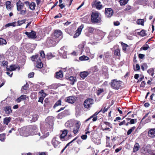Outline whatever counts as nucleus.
<instances>
[{
	"instance_id": "412c9836",
	"label": "nucleus",
	"mask_w": 155,
	"mask_h": 155,
	"mask_svg": "<svg viewBox=\"0 0 155 155\" xmlns=\"http://www.w3.org/2000/svg\"><path fill=\"white\" fill-rule=\"evenodd\" d=\"M66 78H67L68 80L71 81L70 83L72 85H73L74 84V82L76 81V78L75 77L70 76L69 78H67V77L66 76Z\"/></svg>"
},
{
	"instance_id": "cd10ccee",
	"label": "nucleus",
	"mask_w": 155,
	"mask_h": 155,
	"mask_svg": "<svg viewBox=\"0 0 155 155\" xmlns=\"http://www.w3.org/2000/svg\"><path fill=\"white\" fill-rule=\"evenodd\" d=\"M55 77L58 79H59L63 77V74L62 71H60L58 72H56Z\"/></svg>"
},
{
	"instance_id": "b1692460",
	"label": "nucleus",
	"mask_w": 155,
	"mask_h": 155,
	"mask_svg": "<svg viewBox=\"0 0 155 155\" xmlns=\"http://www.w3.org/2000/svg\"><path fill=\"white\" fill-rule=\"evenodd\" d=\"M90 73L88 71H84L81 72L80 73V75L81 77L84 79Z\"/></svg>"
},
{
	"instance_id": "a18cd8bd",
	"label": "nucleus",
	"mask_w": 155,
	"mask_h": 155,
	"mask_svg": "<svg viewBox=\"0 0 155 155\" xmlns=\"http://www.w3.org/2000/svg\"><path fill=\"white\" fill-rule=\"evenodd\" d=\"M144 22V20L140 19H138L137 21V23L138 25H143Z\"/></svg>"
},
{
	"instance_id": "c03bdc74",
	"label": "nucleus",
	"mask_w": 155,
	"mask_h": 155,
	"mask_svg": "<svg viewBox=\"0 0 155 155\" xmlns=\"http://www.w3.org/2000/svg\"><path fill=\"white\" fill-rule=\"evenodd\" d=\"M147 72L152 76H153L154 72V70L153 68H150L148 70Z\"/></svg>"
},
{
	"instance_id": "c756f323",
	"label": "nucleus",
	"mask_w": 155,
	"mask_h": 155,
	"mask_svg": "<svg viewBox=\"0 0 155 155\" xmlns=\"http://www.w3.org/2000/svg\"><path fill=\"white\" fill-rule=\"evenodd\" d=\"M140 148V145L138 143H136L134 146L133 152H135L138 151Z\"/></svg>"
},
{
	"instance_id": "20e7f679",
	"label": "nucleus",
	"mask_w": 155,
	"mask_h": 155,
	"mask_svg": "<svg viewBox=\"0 0 155 155\" xmlns=\"http://www.w3.org/2000/svg\"><path fill=\"white\" fill-rule=\"evenodd\" d=\"M94 103V101L92 98H87L86 99L84 103V106L86 108H90Z\"/></svg>"
},
{
	"instance_id": "ea45409f",
	"label": "nucleus",
	"mask_w": 155,
	"mask_h": 155,
	"mask_svg": "<svg viewBox=\"0 0 155 155\" xmlns=\"http://www.w3.org/2000/svg\"><path fill=\"white\" fill-rule=\"evenodd\" d=\"M46 56L48 58H52L55 57L54 54H52L51 52L48 53Z\"/></svg>"
},
{
	"instance_id": "37998d69",
	"label": "nucleus",
	"mask_w": 155,
	"mask_h": 155,
	"mask_svg": "<svg viewBox=\"0 0 155 155\" xmlns=\"http://www.w3.org/2000/svg\"><path fill=\"white\" fill-rule=\"evenodd\" d=\"M26 21V19H24L21 21L18 20L17 21V24L16 25V26H20L23 23H25Z\"/></svg>"
},
{
	"instance_id": "a19ab883",
	"label": "nucleus",
	"mask_w": 155,
	"mask_h": 155,
	"mask_svg": "<svg viewBox=\"0 0 155 155\" xmlns=\"http://www.w3.org/2000/svg\"><path fill=\"white\" fill-rule=\"evenodd\" d=\"M33 45L31 43H28L26 44L25 47L29 51H31L32 50L31 47Z\"/></svg>"
},
{
	"instance_id": "49530a36",
	"label": "nucleus",
	"mask_w": 155,
	"mask_h": 155,
	"mask_svg": "<svg viewBox=\"0 0 155 155\" xmlns=\"http://www.w3.org/2000/svg\"><path fill=\"white\" fill-rule=\"evenodd\" d=\"M17 23L15 21L14 22L12 23H9L5 25V26L6 27H8L10 26H16V24Z\"/></svg>"
},
{
	"instance_id": "dca6fc26",
	"label": "nucleus",
	"mask_w": 155,
	"mask_h": 155,
	"mask_svg": "<svg viewBox=\"0 0 155 155\" xmlns=\"http://www.w3.org/2000/svg\"><path fill=\"white\" fill-rule=\"evenodd\" d=\"M113 13L112 9L111 8H105V14L106 16L107 17H110L113 15Z\"/></svg>"
},
{
	"instance_id": "13d9d810",
	"label": "nucleus",
	"mask_w": 155,
	"mask_h": 155,
	"mask_svg": "<svg viewBox=\"0 0 155 155\" xmlns=\"http://www.w3.org/2000/svg\"><path fill=\"white\" fill-rule=\"evenodd\" d=\"M48 43L49 42V45L50 46H52L54 45H55V42H53L52 40L51 39L49 40L48 41Z\"/></svg>"
},
{
	"instance_id": "774afa93",
	"label": "nucleus",
	"mask_w": 155,
	"mask_h": 155,
	"mask_svg": "<svg viewBox=\"0 0 155 155\" xmlns=\"http://www.w3.org/2000/svg\"><path fill=\"white\" fill-rule=\"evenodd\" d=\"M34 73L31 72L29 73L28 74V76L29 78H33L34 77Z\"/></svg>"
},
{
	"instance_id": "bb28decb",
	"label": "nucleus",
	"mask_w": 155,
	"mask_h": 155,
	"mask_svg": "<svg viewBox=\"0 0 155 155\" xmlns=\"http://www.w3.org/2000/svg\"><path fill=\"white\" fill-rule=\"evenodd\" d=\"M62 33L60 30H57L55 31L54 33V36L57 38L59 37L62 35Z\"/></svg>"
},
{
	"instance_id": "58836bf2",
	"label": "nucleus",
	"mask_w": 155,
	"mask_h": 155,
	"mask_svg": "<svg viewBox=\"0 0 155 155\" xmlns=\"http://www.w3.org/2000/svg\"><path fill=\"white\" fill-rule=\"evenodd\" d=\"M86 45V42L85 41H83L81 44H80L78 46V48L79 49L82 50L84 48V46Z\"/></svg>"
},
{
	"instance_id": "6e6552de",
	"label": "nucleus",
	"mask_w": 155,
	"mask_h": 155,
	"mask_svg": "<svg viewBox=\"0 0 155 155\" xmlns=\"http://www.w3.org/2000/svg\"><path fill=\"white\" fill-rule=\"evenodd\" d=\"M54 120V117L52 116L48 117L46 119V122L47 124L49 125V127L51 128L52 127Z\"/></svg>"
},
{
	"instance_id": "3c124183",
	"label": "nucleus",
	"mask_w": 155,
	"mask_h": 155,
	"mask_svg": "<svg viewBox=\"0 0 155 155\" xmlns=\"http://www.w3.org/2000/svg\"><path fill=\"white\" fill-rule=\"evenodd\" d=\"M74 71V69L73 68H71L69 69L67 71V73H68L69 75L72 74Z\"/></svg>"
},
{
	"instance_id": "69168bd1",
	"label": "nucleus",
	"mask_w": 155,
	"mask_h": 155,
	"mask_svg": "<svg viewBox=\"0 0 155 155\" xmlns=\"http://www.w3.org/2000/svg\"><path fill=\"white\" fill-rule=\"evenodd\" d=\"M109 57V53L108 52L104 53L103 57H105L106 58H108Z\"/></svg>"
},
{
	"instance_id": "052dcab7",
	"label": "nucleus",
	"mask_w": 155,
	"mask_h": 155,
	"mask_svg": "<svg viewBox=\"0 0 155 155\" xmlns=\"http://www.w3.org/2000/svg\"><path fill=\"white\" fill-rule=\"evenodd\" d=\"M147 67V64L146 63H143L141 65V68L143 71H144L145 69Z\"/></svg>"
},
{
	"instance_id": "603ef678",
	"label": "nucleus",
	"mask_w": 155,
	"mask_h": 155,
	"mask_svg": "<svg viewBox=\"0 0 155 155\" xmlns=\"http://www.w3.org/2000/svg\"><path fill=\"white\" fill-rule=\"evenodd\" d=\"M61 105V100H59L55 103L53 107L54 108L58 106Z\"/></svg>"
},
{
	"instance_id": "a878e982",
	"label": "nucleus",
	"mask_w": 155,
	"mask_h": 155,
	"mask_svg": "<svg viewBox=\"0 0 155 155\" xmlns=\"http://www.w3.org/2000/svg\"><path fill=\"white\" fill-rule=\"evenodd\" d=\"M89 73H92L94 72H96L98 71V69L97 66H94L91 67L90 69L88 70Z\"/></svg>"
},
{
	"instance_id": "f704fd0d",
	"label": "nucleus",
	"mask_w": 155,
	"mask_h": 155,
	"mask_svg": "<svg viewBox=\"0 0 155 155\" xmlns=\"http://www.w3.org/2000/svg\"><path fill=\"white\" fill-rule=\"evenodd\" d=\"M30 129V131L33 132L34 131H35L37 129V127L36 125H33L30 126L29 127Z\"/></svg>"
},
{
	"instance_id": "aec40b11",
	"label": "nucleus",
	"mask_w": 155,
	"mask_h": 155,
	"mask_svg": "<svg viewBox=\"0 0 155 155\" xmlns=\"http://www.w3.org/2000/svg\"><path fill=\"white\" fill-rule=\"evenodd\" d=\"M16 5L17 10L19 11L23 8L24 6V4L19 0L17 3Z\"/></svg>"
},
{
	"instance_id": "79ce46f5",
	"label": "nucleus",
	"mask_w": 155,
	"mask_h": 155,
	"mask_svg": "<svg viewBox=\"0 0 155 155\" xmlns=\"http://www.w3.org/2000/svg\"><path fill=\"white\" fill-rule=\"evenodd\" d=\"M121 44L122 46V49L123 50L124 52H126L127 51V48L128 47V45L123 42Z\"/></svg>"
},
{
	"instance_id": "680f3d73",
	"label": "nucleus",
	"mask_w": 155,
	"mask_h": 155,
	"mask_svg": "<svg viewBox=\"0 0 155 155\" xmlns=\"http://www.w3.org/2000/svg\"><path fill=\"white\" fill-rule=\"evenodd\" d=\"M104 91L103 89H99L97 92V94L98 95H99L101 93L103 92Z\"/></svg>"
},
{
	"instance_id": "4d7b16f0",
	"label": "nucleus",
	"mask_w": 155,
	"mask_h": 155,
	"mask_svg": "<svg viewBox=\"0 0 155 155\" xmlns=\"http://www.w3.org/2000/svg\"><path fill=\"white\" fill-rule=\"evenodd\" d=\"M102 125H104V126H108L109 127H110L112 128V127L111 124L110 123L108 122H104V124Z\"/></svg>"
},
{
	"instance_id": "473e14b6",
	"label": "nucleus",
	"mask_w": 155,
	"mask_h": 155,
	"mask_svg": "<svg viewBox=\"0 0 155 155\" xmlns=\"http://www.w3.org/2000/svg\"><path fill=\"white\" fill-rule=\"evenodd\" d=\"M137 34L142 37L145 36L147 35L145 31L144 30H142L140 32H138Z\"/></svg>"
},
{
	"instance_id": "e433bc0d",
	"label": "nucleus",
	"mask_w": 155,
	"mask_h": 155,
	"mask_svg": "<svg viewBox=\"0 0 155 155\" xmlns=\"http://www.w3.org/2000/svg\"><path fill=\"white\" fill-rule=\"evenodd\" d=\"M128 1L129 0H120L119 2L120 5L122 6L127 4L128 3Z\"/></svg>"
},
{
	"instance_id": "f03ea898",
	"label": "nucleus",
	"mask_w": 155,
	"mask_h": 155,
	"mask_svg": "<svg viewBox=\"0 0 155 155\" xmlns=\"http://www.w3.org/2000/svg\"><path fill=\"white\" fill-rule=\"evenodd\" d=\"M122 83V82L120 81H117V79H114L111 81L110 84L113 89L117 90L120 87V84Z\"/></svg>"
},
{
	"instance_id": "9b49d317",
	"label": "nucleus",
	"mask_w": 155,
	"mask_h": 155,
	"mask_svg": "<svg viewBox=\"0 0 155 155\" xmlns=\"http://www.w3.org/2000/svg\"><path fill=\"white\" fill-rule=\"evenodd\" d=\"M84 27V25L82 24L77 29L76 31V32L74 36V38H75L81 34L82 29Z\"/></svg>"
},
{
	"instance_id": "bf43d9fd",
	"label": "nucleus",
	"mask_w": 155,
	"mask_h": 155,
	"mask_svg": "<svg viewBox=\"0 0 155 155\" xmlns=\"http://www.w3.org/2000/svg\"><path fill=\"white\" fill-rule=\"evenodd\" d=\"M40 56L42 58H45V54L44 53V52L43 51H41L40 52Z\"/></svg>"
},
{
	"instance_id": "8fccbe9b",
	"label": "nucleus",
	"mask_w": 155,
	"mask_h": 155,
	"mask_svg": "<svg viewBox=\"0 0 155 155\" xmlns=\"http://www.w3.org/2000/svg\"><path fill=\"white\" fill-rule=\"evenodd\" d=\"M7 42L5 39L2 38H0V45H6Z\"/></svg>"
},
{
	"instance_id": "5fc2aeb1",
	"label": "nucleus",
	"mask_w": 155,
	"mask_h": 155,
	"mask_svg": "<svg viewBox=\"0 0 155 155\" xmlns=\"http://www.w3.org/2000/svg\"><path fill=\"white\" fill-rule=\"evenodd\" d=\"M114 54L115 55L119 56L120 55V50L117 49L114 51Z\"/></svg>"
},
{
	"instance_id": "7c9ffc66",
	"label": "nucleus",
	"mask_w": 155,
	"mask_h": 155,
	"mask_svg": "<svg viewBox=\"0 0 155 155\" xmlns=\"http://www.w3.org/2000/svg\"><path fill=\"white\" fill-rule=\"evenodd\" d=\"M11 118L10 117H6L4 118L3 122L4 124L8 125L9 122L11 121Z\"/></svg>"
},
{
	"instance_id": "6ab92c4d",
	"label": "nucleus",
	"mask_w": 155,
	"mask_h": 155,
	"mask_svg": "<svg viewBox=\"0 0 155 155\" xmlns=\"http://www.w3.org/2000/svg\"><path fill=\"white\" fill-rule=\"evenodd\" d=\"M148 136L149 137L154 138L155 137V128L151 129L148 131Z\"/></svg>"
},
{
	"instance_id": "f257e3e1",
	"label": "nucleus",
	"mask_w": 155,
	"mask_h": 155,
	"mask_svg": "<svg viewBox=\"0 0 155 155\" xmlns=\"http://www.w3.org/2000/svg\"><path fill=\"white\" fill-rule=\"evenodd\" d=\"M91 22L93 23H98L101 22V18L100 13L97 12H93L91 16Z\"/></svg>"
},
{
	"instance_id": "1a4fd4ad",
	"label": "nucleus",
	"mask_w": 155,
	"mask_h": 155,
	"mask_svg": "<svg viewBox=\"0 0 155 155\" xmlns=\"http://www.w3.org/2000/svg\"><path fill=\"white\" fill-rule=\"evenodd\" d=\"M76 100V97L72 96H69L65 99V101L66 102L70 104H73L74 103Z\"/></svg>"
},
{
	"instance_id": "393cba45",
	"label": "nucleus",
	"mask_w": 155,
	"mask_h": 155,
	"mask_svg": "<svg viewBox=\"0 0 155 155\" xmlns=\"http://www.w3.org/2000/svg\"><path fill=\"white\" fill-rule=\"evenodd\" d=\"M28 84L26 83L21 88V92L23 94H26V90L27 89L28 87Z\"/></svg>"
},
{
	"instance_id": "72a5a7b5",
	"label": "nucleus",
	"mask_w": 155,
	"mask_h": 155,
	"mask_svg": "<svg viewBox=\"0 0 155 155\" xmlns=\"http://www.w3.org/2000/svg\"><path fill=\"white\" fill-rule=\"evenodd\" d=\"M11 2L10 1H8L6 2V6L7 9L8 10H10L12 8V6L11 4Z\"/></svg>"
},
{
	"instance_id": "ddd939ff",
	"label": "nucleus",
	"mask_w": 155,
	"mask_h": 155,
	"mask_svg": "<svg viewBox=\"0 0 155 155\" xmlns=\"http://www.w3.org/2000/svg\"><path fill=\"white\" fill-rule=\"evenodd\" d=\"M80 125V122L79 121H77L73 129V132L74 134H76L78 132Z\"/></svg>"
},
{
	"instance_id": "39448f33",
	"label": "nucleus",
	"mask_w": 155,
	"mask_h": 155,
	"mask_svg": "<svg viewBox=\"0 0 155 155\" xmlns=\"http://www.w3.org/2000/svg\"><path fill=\"white\" fill-rule=\"evenodd\" d=\"M25 34L30 39H34L37 38L36 32L33 30H31L30 32L26 31L25 32Z\"/></svg>"
},
{
	"instance_id": "6e6d98bb",
	"label": "nucleus",
	"mask_w": 155,
	"mask_h": 155,
	"mask_svg": "<svg viewBox=\"0 0 155 155\" xmlns=\"http://www.w3.org/2000/svg\"><path fill=\"white\" fill-rule=\"evenodd\" d=\"M136 127L134 126L132 127L131 128L129 129L127 133V135L130 134L131 132L135 129Z\"/></svg>"
},
{
	"instance_id": "e2e57ef3",
	"label": "nucleus",
	"mask_w": 155,
	"mask_h": 155,
	"mask_svg": "<svg viewBox=\"0 0 155 155\" xmlns=\"http://www.w3.org/2000/svg\"><path fill=\"white\" fill-rule=\"evenodd\" d=\"M137 122V119H131L130 121V124H134Z\"/></svg>"
},
{
	"instance_id": "2eb2a0df",
	"label": "nucleus",
	"mask_w": 155,
	"mask_h": 155,
	"mask_svg": "<svg viewBox=\"0 0 155 155\" xmlns=\"http://www.w3.org/2000/svg\"><path fill=\"white\" fill-rule=\"evenodd\" d=\"M52 143L55 148H58L60 146V142L58 141L56 137H55L52 139Z\"/></svg>"
},
{
	"instance_id": "7ed1b4c3",
	"label": "nucleus",
	"mask_w": 155,
	"mask_h": 155,
	"mask_svg": "<svg viewBox=\"0 0 155 155\" xmlns=\"http://www.w3.org/2000/svg\"><path fill=\"white\" fill-rule=\"evenodd\" d=\"M37 135L40 137V139H43L48 137L49 135V134L48 130H46L45 129H43L41 128V133H38Z\"/></svg>"
},
{
	"instance_id": "5701e85b",
	"label": "nucleus",
	"mask_w": 155,
	"mask_h": 155,
	"mask_svg": "<svg viewBox=\"0 0 155 155\" xmlns=\"http://www.w3.org/2000/svg\"><path fill=\"white\" fill-rule=\"evenodd\" d=\"M4 110L5 113L8 115L10 114L12 112L11 108L9 106H7L5 107Z\"/></svg>"
},
{
	"instance_id": "4be33fe9",
	"label": "nucleus",
	"mask_w": 155,
	"mask_h": 155,
	"mask_svg": "<svg viewBox=\"0 0 155 155\" xmlns=\"http://www.w3.org/2000/svg\"><path fill=\"white\" fill-rule=\"evenodd\" d=\"M26 97L27 96L26 95H22L16 100V101L17 103H19L25 100Z\"/></svg>"
},
{
	"instance_id": "9d476101",
	"label": "nucleus",
	"mask_w": 155,
	"mask_h": 155,
	"mask_svg": "<svg viewBox=\"0 0 155 155\" xmlns=\"http://www.w3.org/2000/svg\"><path fill=\"white\" fill-rule=\"evenodd\" d=\"M143 149L144 153L147 155L150 154L151 153V147L150 144L144 146L143 148Z\"/></svg>"
},
{
	"instance_id": "f8f14e48",
	"label": "nucleus",
	"mask_w": 155,
	"mask_h": 155,
	"mask_svg": "<svg viewBox=\"0 0 155 155\" xmlns=\"http://www.w3.org/2000/svg\"><path fill=\"white\" fill-rule=\"evenodd\" d=\"M102 110V109H101V110H100L98 112H96L94 114H93L89 118H88L85 120V122H87L91 119L93 118L92 121H95L97 119V115L98 114L101 112Z\"/></svg>"
},
{
	"instance_id": "c85d7f7f",
	"label": "nucleus",
	"mask_w": 155,
	"mask_h": 155,
	"mask_svg": "<svg viewBox=\"0 0 155 155\" xmlns=\"http://www.w3.org/2000/svg\"><path fill=\"white\" fill-rule=\"evenodd\" d=\"M68 134V131L67 130H64L62 132L61 135L60 136V139L61 140L63 138Z\"/></svg>"
},
{
	"instance_id": "de8ad7c7",
	"label": "nucleus",
	"mask_w": 155,
	"mask_h": 155,
	"mask_svg": "<svg viewBox=\"0 0 155 155\" xmlns=\"http://www.w3.org/2000/svg\"><path fill=\"white\" fill-rule=\"evenodd\" d=\"M87 29L90 33H92L94 30V28L92 27H88L87 28Z\"/></svg>"
},
{
	"instance_id": "09e8293b",
	"label": "nucleus",
	"mask_w": 155,
	"mask_h": 155,
	"mask_svg": "<svg viewBox=\"0 0 155 155\" xmlns=\"http://www.w3.org/2000/svg\"><path fill=\"white\" fill-rule=\"evenodd\" d=\"M29 6L30 8L33 10L35 8V4L33 2H32L30 4Z\"/></svg>"
},
{
	"instance_id": "423d86ee",
	"label": "nucleus",
	"mask_w": 155,
	"mask_h": 155,
	"mask_svg": "<svg viewBox=\"0 0 155 155\" xmlns=\"http://www.w3.org/2000/svg\"><path fill=\"white\" fill-rule=\"evenodd\" d=\"M33 61H35V64L38 68H41L43 66L42 64L40 59H32Z\"/></svg>"
},
{
	"instance_id": "0eeeda50",
	"label": "nucleus",
	"mask_w": 155,
	"mask_h": 155,
	"mask_svg": "<svg viewBox=\"0 0 155 155\" xmlns=\"http://www.w3.org/2000/svg\"><path fill=\"white\" fill-rule=\"evenodd\" d=\"M92 7H95L97 9L100 10L102 8V5L101 4V2H97L96 0H94L92 3Z\"/></svg>"
},
{
	"instance_id": "a211bd4d",
	"label": "nucleus",
	"mask_w": 155,
	"mask_h": 155,
	"mask_svg": "<svg viewBox=\"0 0 155 155\" xmlns=\"http://www.w3.org/2000/svg\"><path fill=\"white\" fill-rule=\"evenodd\" d=\"M74 124V121L71 120L67 121L65 124V126L68 128H70L73 126Z\"/></svg>"
},
{
	"instance_id": "4c0bfd02",
	"label": "nucleus",
	"mask_w": 155,
	"mask_h": 155,
	"mask_svg": "<svg viewBox=\"0 0 155 155\" xmlns=\"http://www.w3.org/2000/svg\"><path fill=\"white\" fill-rule=\"evenodd\" d=\"M109 127V126H104V125H102L101 126V128L102 130L104 131L107 130L110 131V130Z\"/></svg>"
},
{
	"instance_id": "0e129e2a",
	"label": "nucleus",
	"mask_w": 155,
	"mask_h": 155,
	"mask_svg": "<svg viewBox=\"0 0 155 155\" xmlns=\"http://www.w3.org/2000/svg\"><path fill=\"white\" fill-rule=\"evenodd\" d=\"M6 70H7V72H6V74L7 75H8L9 77H12V74H13V73H12L11 74H10L9 71H10V70H7V68H6Z\"/></svg>"
},
{
	"instance_id": "864d4df0",
	"label": "nucleus",
	"mask_w": 155,
	"mask_h": 155,
	"mask_svg": "<svg viewBox=\"0 0 155 155\" xmlns=\"http://www.w3.org/2000/svg\"><path fill=\"white\" fill-rule=\"evenodd\" d=\"M38 118V116L37 115H34L32 116V119L31 120L32 122H35L36 121Z\"/></svg>"
},
{
	"instance_id": "338daca9",
	"label": "nucleus",
	"mask_w": 155,
	"mask_h": 155,
	"mask_svg": "<svg viewBox=\"0 0 155 155\" xmlns=\"http://www.w3.org/2000/svg\"><path fill=\"white\" fill-rule=\"evenodd\" d=\"M131 6L129 5H127L126 6V8L125 9V11H128L131 9Z\"/></svg>"
},
{
	"instance_id": "f3484780",
	"label": "nucleus",
	"mask_w": 155,
	"mask_h": 155,
	"mask_svg": "<svg viewBox=\"0 0 155 155\" xmlns=\"http://www.w3.org/2000/svg\"><path fill=\"white\" fill-rule=\"evenodd\" d=\"M20 69L19 66L16 65H12L10 66L9 68H7V70L10 71L11 72L15 70L16 69L19 70Z\"/></svg>"
},
{
	"instance_id": "c9c22d12",
	"label": "nucleus",
	"mask_w": 155,
	"mask_h": 155,
	"mask_svg": "<svg viewBox=\"0 0 155 155\" xmlns=\"http://www.w3.org/2000/svg\"><path fill=\"white\" fill-rule=\"evenodd\" d=\"M5 134H0V140L4 142L5 139Z\"/></svg>"
},
{
	"instance_id": "4468645a",
	"label": "nucleus",
	"mask_w": 155,
	"mask_h": 155,
	"mask_svg": "<svg viewBox=\"0 0 155 155\" xmlns=\"http://www.w3.org/2000/svg\"><path fill=\"white\" fill-rule=\"evenodd\" d=\"M28 128H26L25 127H22L20 129L19 132L21 134L22 136L27 137L29 135V133H27L28 130Z\"/></svg>"
},
{
	"instance_id": "2f4dec72",
	"label": "nucleus",
	"mask_w": 155,
	"mask_h": 155,
	"mask_svg": "<svg viewBox=\"0 0 155 155\" xmlns=\"http://www.w3.org/2000/svg\"><path fill=\"white\" fill-rule=\"evenodd\" d=\"M66 111H64L63 112L58 114L57 116V117L59 119H61L63 117L65 116L66 115Z\"/></svg>"
}]
</instances>
